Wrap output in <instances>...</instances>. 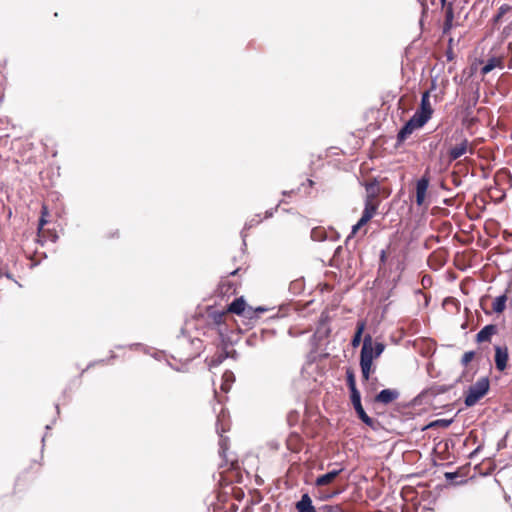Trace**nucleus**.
Masks as SVG:
<instances>
[{
    "mask_svg": "<svg viewBox=\"0 0 512 512\" xmlns=\"http://www.w3.org/2000/svg\"><path fill=\"white\" fill-rule=\"evenodd\" d=\"M48 215H49L48 207L45 204H43L42 209H41V217L39 219V225H38L39 233L43 230V227L46 225V223H47L46 218Z\"/></svg>",
    "mask_w": 512,
    "mask_h": 512,
    "instance_id": "obj_28",
    "label": "nucleus"
},
{
    "mask_svg": "<svg viewBox=\"0 0 512 512\" xmlns=\"http://www.w3.org/2000/svg\"><path fill=\"white\" fill-rule=\"evenodd\" d=\"M238 270H235L233 272L230 273L231 276H235L237 274Z\"/></svg>",
    "mask_w": 512,
    "mask_h": 512,
    "instance_id": "obj_43",
    "label": "nucleus"
},
{
    "mask_svg": "<svg viewBox=\"0 0 512 512\" xmlns=\"http://www.w3.org/2000/svg\"><path fill=\"white\" fill-rule=\"evenodd\" d=\"M366 234H367V230L365 229V230L363 231V236H364V235H366Z\"/></svg>",
    "mask_w": 512,
    "mask_h": 512,
    "instance_id": "obj_46",
    "label": "nucleus"
},
{
    "mask_svg": "<svg viewBox=\"0 0 512 512\" xmlns=\"http://www.w3.org/2000/svg\"><path fill=\"white\" fill-rule=\"evenodd\" d=\"M440 2H441L442 7H445L447 4L450 3V2H447V0H440Z\"/></svg>",
    "mask_w": 512,
    "mask_h": 512,
    "instance_id": "obj_42",
    "label": "nucleus"
},
{
    "mask_svg": "<svg viewBox=\"0 0 512 512\" xmlns=\"http://www.w3.org/2000/svg\"><path fill=\"white\" fill-rule=\"evenodd\" d=\"M227 312L236 314L248 319L250 322L257 320L260 315L267 311L266 308L249 306L243 297L235 298L227 307Z\"/></svg>",
    "mask_w": 512,
    "mask_h": 512,
    "instance_id": "obj_4",
    "label": "nucleus"
},
{
    "mask_svg": "<svg viewBox=\"0 0 512 512\" xmlns=\"http://www.w3.org/2000/svg\"><path fill=\"white\" fill-rule=\"evenodd\" d=\"M385 260H386V252L384 250H382L381 255H380V261L385 262Z\"/></svg>",
    "mask_w": 512,
    "mask_h": 512,
    "instance_id": "obj_40",
    "label": "nucleus"
},
{
    "mask_svg": "<svg viewBox=\"0 0 512 512\" xmlns=\"http://www.w3.org/2000/svg\"><path fill=\"white\" fill-rule=\"evenodd\" d=\"M512 11V5L502 4L497 11V14L494 16V21L499 22L507 13Z\"/></svg>",
    "mask_w": 512,
    "mask_h": 512,
    "instance_id": "obj_25",
    "label": "nucleus"
},
{
    "mask_svg": "<svg viewBox=\"0 0 512 512\" xmlns=\"http://www.w3.org/2000/svg\"><path fill=\"white\" fill-rule=\"evenodd\" d=\"M346 381H347V386H348V388L350 390V393H351L350 396H354V395L360 394V392L358 391V389L356 387L355 374H354V371H353L352 368H347L346 369Z\"/></svg>",
    "mask_w": 512,
    "mask_h": 512,
    "instance_id": "obj_21",
    "label": "nucleus"
},
{
    "mask_svg": "<svg viewBox=\"0 0 512 512\" xmlns=\"http://www.w3.org/2000/svg\"><path fill=\"white\" fill-rule=\"evenodd\" d=\"M225 359V356L223 355V353H219V354H216L214 356H212L210 359H209V366L212 367V366H217L219 365L223 360Z\"/></svg>",
    "mask_w": 512,
    "mask_h": 512,
    "instance_id": "obj_34",
    "label": "nucleus"
},
{
    "mask_svg": "<svg viewBox=\"0 0 512 512\" xmlns=\"http://www.w3.org/2000/svg\"><path fill=\"white\" fill-rule=\"evenodd\" d=\"M476 353L474 351H467L461 357L460 363L462 366L467 367L470 362L474 360Z\"/></svg>",
    "mask_w": 512,
    "mask_h": 512,
    "instance_id": "obj_30",
    "label": "nucleus"
},
{
    "mask_svg": "<svg viewBox=\"0 0 512 512\" xmlns=\"http://www.w3.org/2000/svg\"><path fill=\"white\" fill-rule=\"evenodd\" d=\"M200 340L179 339L173 344L172 357L180 362H188L199 355Z\"/></svg>",
    "mask_w": 512,
    "mask_h": 512,
    "instance_id": "obj_3",
    "label": "nucleus"
},
{
    "mask_svg": "<svg viewBox=\"0 0 512 512\" xmlns=\"http://www.w3.org/2000/svg\"><path fill=\"white\" fill-rule=\"evenodd\" d=\"M444 448H445V449H448V442H445V444H444Z\"/></svg>",
    "mask_w": 512,
    "mask_h": 512,
    "instance_id": "obj_45",
    "label": "nucleus"
},
{
    "mask_svg": "<svg viewBox=\"0 0 512 512\" xmlns=\"http://www.w3.org/2000/svg\"><path fill=\"white\" fill-rule=\"evenodd\" d=\"M311 238L314 241H323L326 239V232L321 227L313 228L311 231Z\"/></svg>",
    "mask_w": 512,
    "mask_h": 512,
    "instance_id": "obj_26",
    "label": "nucleus"
},
{
    "mask_svg": "<svg viewBox=\"0 0 512 512\" xmlns=\"http://www.w3.org/2000/svg\"><path fill=\"white\" fill-rule=\"evenodd\" d=\"M365 198H364V210L361 218L352 227V235L365 226L376 214L381 204L380 194L384 192V189L380 186L379 182L374 179L365 184Z\"/></svg>",
    "mask_w": 512,
    "mask_h": 512,
    "instance_id": "obj_1",
    "label": "nucleus"
},
{
    "mask_svg": "<svg viewBox=\"0 0 512 512\" xmlns=\"http://www.w3.org/2000/svg\"><path fill=\"white\" fill-rule=\"evenodd\" d=\"M321 512H346L341 505H322Z\"/></svg>",
    "mask_w": 512,
    "mask_h": 512,
    "instance_id": "obj_33",
    "label": "nucleus"
},
{
    "mask_svg": "<svg viewBox=\"0 0 512 512\" xmlns=\"http://www.w3.org/2000/svg\"><path fill=\"white\" fill-rule=\"evenodd\" d=\"M509 350L506 344L494 345L495 368L499 372H504L508 368Z\"/></svg>",
    "mask_w": 512,
    "mask_h": 512,
    "instance_id": "obj_9",
    "label": "nucleus"
},
{
    "mask_svg": "<svg viewBox=\"0 0 512 512\" xmlns=\"http://www.w3.org/2000/svg\"><path fill=\"white\" fill-rule=\"evenodd\" d=\"M498 333V327L495 324H488L484 326L475 336V342L478 344L484 342H491L494 335Z\"/></svg>",
    "mask_w": 512,
    "mask_h": 512,
    "instance_id": "obj_15",
    "label": "nucleus"
},
{
    "mask_svg": "<svg viewBox=\"0 0 512 512\" xmlns=\"http://www.w3.org/2000/svg\"><path fill=\"white\" fill-rule=\"evenodd\" d=\"M385 346L383 343L377 342L373 345L372 337L367 334L363 340V346L360 352V367L362 377L367 381L370 374L374 372L373 359L378 358L384 351Z\"/></svg>",
    "mask_w": 512,
    "mask_h": 512,
    "instance_id": "obj_2",
    "label": "nucleus"
},
{
    "mask_svg": "<svg viewBox=\"0 0 512 512\" xmlns=\"http://www.w3.org/2000/svg\"><path fill=\"white\" fill-rule=\"evenodd\" d=\"M445 9V20L447 22H453L454 19V10H453V4L449 3L445 7H442Z\"/></svg>",
    "mask_w": 512,
    "mask_h": 512,
    "instance_id": "obj_32",
    "label": "nucleus"
},
{
    "mask_svg": "<svg viewBox=\"0 0 512 512\" xmlns=\"http://www.w3.org/2000/svg\"><path fill=\"white\" fill-rule=\"evenodd\" d=\"M351 397V402H352V405L358 415V417L368 426L370 427H373L374 425V420L369 417L367 415V413L365 412L362 404H361V396L360 394H357V395H354V396H350Z\"/></svg>",
    "mask_w": 512,
    "mask_h": 512,
    "instance_id": "obj_14",
    "label": "nucleus"
},
{
    "mask_svg": "<svg viewBox=\"0 0 512 512\" xmlns=\"http://www.w3.org/2000/svg\"><path fill=\"white\" fill-rule=\"evenodd\" d=\"M239 283L229 279L223 278L218 286V292L222 296L234 295L239 287Z\"/></svg>",
    "mask_w": 512,
    "mask_h": 512,
    "instance_id": "obj_16",
    "label": "nucleus"
},
{
    "mask_svg": "<svg viewBox=\"0 0 512 512\" xmlns=\"http://www.w3.org/2000/svg\"><path fill=\"white\" fill-rule=\"evenodd\" d=\"M298 512H321V507L316 509L312 503V499L308 493L302 495L301 499L296 503Z\"/></svg>",
    "mask_w": 512,
    "mask_h": 512,
    "instance_id": "obj_17",
    "label": "nucleus"
},
{
    "mask_svg": "<svg viewBox=\"0 0 512 512\" xmlns=\"http://www.w3.org/2000/svg\"><path fill=\"white\" fill-rule=\"evenodd\" d=\"M433 113L434 109L430 102V92L425 91L422 93L419 108L411 118L423 127L432 118Z\"/></svg>",
    "mask_w": 512,
    "mask_h": 512,
    "instance_id": "obj_6",
    "label": "nucleus"
},
{
    "mask_svg": "<svg viewBox=\"0 0 512 512\" xmlns=\"http://www.w3.org/2000/svg\"><path fill=\"white\" fill-rule=\"evenodd\" d=\"M218 467L224 472L236 471L241 469V462L235 450H219Z\"/></svg>",
    "mask_w": 512,
    "mask_h": 512,
    "instance_id": "obj_7",
    "label": "nucleus"
},
{
    "mask_svg": "<svg viewBox=\"0 0 512 512\" xmlns=\"http://www.w3.org/2000/svg\"><path fill=\"white\" fill-rule=\"evenodd\" d=\"M235 381L234 373L230 370H226L222 375L221 390L225 393L229 392L232 384Z\"/></svg>",
    "mask_w": 512,
    "mask_h": 512,
    "instance_id": "obj_22",
    "label": "nucleus"
},
{
    "mask_svg": "<svg viewBox=\"0 0 512 512\" xmlns=\"http://www.w3.org/2000/svg\"><path fill=\"white\" fill-rule=\"evenodd\" d=\"M468 151L472 154L473 153V147H472V145L470 144V142H469V140L467 138H463L460 141V143L452 146L448 150L449 161L452 162V161H455V160L459 159L464 154H466Z\"/></svg>",
    "mask_w": 512,
    "mask_h": 512,
    "instance_id": "obj_11",
    "label": "nucleus"
},
{
    "mask_svg": "<svg viewBox=\"0 0 512 512\" xmlns=\"http://www.w3.org/2000/svg\"><path fill=\"white\" fill-rule=\"evenodd\" d=\"M444 476L448 481L453 482L459 475L457 472H445Z\"/></svg>",
    "mask_w": 512,
    "mask_h": 512,
    "instance_id": "obj_36",
    "label": "nucleus"
},
{
    "mask_svg": "<svg viewBox=\"0 0 512 512\" xmlns=\"http://www.w3.org/2000/svg\"><path fill=\"white\" fill-rule=\"evenodd\" d=\"M449 390L448 386L445 385H434L426 389L423 394L426 396H436L439 394L446 393Z\"/></svg>",
    "mask_w": 512,
    "mask_h": 512,
    "instance_id": "obj_24",
    "label": "nucleus"
},
{
    "mask_svg": "<svg viewBox=\"0 0 512 512\" xmlns=\"http://www.w3.org/2000/svg\"><path fill=\"white\" fill-rule=\"evenodd\" d=\"M504 67V58L501 56H493L489 58L486 63L481 68V73L483 75L488 74L495 68H503Z\"/></svg>",
    "mask_w": 512,
    "mask_h": 512,
    "instance_id": "obj_18",
    "label": "nucleus"
},
{
    "mask_svg": "<svg viewBox=\"0 0 512 512\" xmlns=\"http://www.w3.org/2000/svg\"><path fill=\"white\" fill-rule=\"evenodd\" d=\"M430 183V174L426 170L424 175L417 181L415 187V202L417 206H423L426 200V195Z\"/></svg>",
    "mask_w": 512,
    "mask_h": 512,
    "instance_id": "obj_10",
    "label": "nucleus"
},
{
    "mask_svg": "<svg viewBox=\"0 0 512 512\" xmlns=\"http://www.w3.org/2000/svg\"><path fill=\"white\" fill-rule=\"evenodd\" d=\"M507 300V294L496 297L492 303V311L498 314L502 313L506 309Z\"/></svg>",
    "mask_w": 512,
    "mask_h": 512,
    "instance_id": "obj_23",
    "label": "nucleus"
},
{
    "mask_svg": "<svg viewBox=\"0 0 512 512\" xmlns=\"http://www.w3.org/2000/svg\"><path fill=\"white\" fill-rule=\"evenodd\" d=\"M219 446L220 448H227L229 445L228 437L224 436L222 433L219 434Z\"/></svg>",
    "mask_w": 512,
    "mask_h": 512,
    "instance_id": "obj_35",
    "label": "nucleus"
},
{
    "mask_svg": "<svg viewBox=\"0 0 512 512\" xmlns=\"http://www.w3.org/2000/svg\"><path fill=\"white\" fill-rule=\"evenodd\" d=\"M107 238L109 239H112V238H118L119 237V231L118 230H115V231H109L106 233L105 235Z\"/></svg>",
    "mask_w": 512,
    "mask_h": 512,
    "instance_id": "obj_38",
    "label": "nucleus"
},
{
    "mask_svg": "<svg viewBox=\"0 0 512 512\" xmlns=\"http://www.w3.org/2000/svg\"><path fill=\"white\" fill-rule=\"evenodd\" d=\"M308 182H309V185L312 186L314 184V182L310 179H308Z\"/></svg>",
    "mask_w": 512,
    "mask_h": 512,
    "instance_id": "obj_44",
    "label": "nucleus"
},
{
    "mask_svg": "<svg viewBox=\"0 0 512 512\" xmlns=\"http://www.w3.org/2000/svg\"><path fill=\"white\" fill-rule=\"evenodd\" d=\"M490 381L488 377L479 378L476 383L471 385L466 391L464 403L467 407L474 406L489 391Z\"/></svg>",
    "mask_w": 512,
    "mask_h": 512,
    "instance_id": "obj_5",
    "label": "nucleus"
},
{
    "mask_svg": "<svg viewBox=\"0 0 512 512\" xmlns=\"http://www.w3.org/2000/svg\"><path fill=\"white\" fill-rule=\"evenodd\" d=\"M447 450H442L441 452L439 450H436V449H433L431 450V455H432V461L434 463V465H443L442 463H439V461H442L445 459V457L443 456V454L446 452Z\"/></svg>",
    "mask_w": 512,
    "mask_h": 512,
    "instance_id": "obj_29",
    "label": "nucleus"
},
{
    "mask_svg": "<svg viewBox=\"0 0 512 512\" xmlns=\"http://www.w3.org/2000/svg\"><path fill=\"white\" fill-rule=\"evenodd\" d=\"M470 115H471V113L469 111V108H467L466 116L463 119V125L466 126L467 129L474 126L478 121V119L476 117H472Z\"/></svg>",
    "mask_w": 512,
    "mask_h": 512,
    "instance_id": "obj_31",
    "label": "nucleus"
},
{
    "mask_svg": "<svg viewBox=\"0 0 512 512\" xmlns=\"http://www.w3.org/2000/svg\"><path fill=\"white\" fill-rule=\"evenodd\" d=\"M436 260L440 266L444 265L446 262V252L445 251H435L429 258V261Z\"/></svg>",
    "mask_w": 512,
    "mask_h": 512,
    "instance_id": "obj_27",
    "label": "nucleus"
},
{
    "mask_svg": "<svg viewBox=\"0 0 512 512\" xmlns=\"http://www.w3.org/2000/svg\"><path fill=\"white\" fill-rule=\"evenodd\" d=\"M342 468L340 469H334L332 471H329L319 477L315 480L316 486H325L333 482V480L342 472Z\"/></svg>",
    "mask_w": 512,
    "mask_h": 512,
    "instance_id": "obj_19",
    "label": "nucleus"
},
{
    "mask_svg": "<svg viewBox=\"0 0 512 512\" xmlns=\"http://www.w3.org/2000/svg\"><path fill=\"white\" fill-rule=\"evenodd\" d=\"M453 22L444 21L443 32L447 33L452 28Z\"/></svg>",
    "mask_w": 512,
    "mask_h": 512,
    "instance_id": "obj_39",
    "label": "nucleus"
},
{
    "mask_svg": "<svg viewBox=\"0 0 512 512\" xmlns=\"http://www.w3.org/2000/svg\"><path fill=\"white\" fill-rule=\"evenodd\" d=\"M422 128L413 118H410L405 125L399 130L396 137L395 146L398 148L404 144L406 139L416 130Z\"/></svg>",
    "mask_w": 512,
    "mask_h": 512,
    "instance_id": "obj_12",
    "label": "nucleus"
},
{
    "mask_svg": "<svg viewBox=\"0 0 512 512\" xmlns=\"http://www.w3.org/2000/svg\"><path fill=\"white\" fill-rule=\"evenodd\" d=\"M366 328V321L365 320H359L356 324V331L352 338L351 345L352 347L356 348L360 345L362 340L363 332Z\"/></svg>",
    "mask_w": 512,
    "mask_h": 512,
    "instance_id": "obj_20",
    "label": "nucleus"
},
{
    "mask_svg": "<svg viewBox=\"0 0 512 512\" xmlns=\"http://www.w3.org/2000/svg\"><path fill=\"white\" fill-rule=\"evenodd\" d=\"M481 450H478V449H475V450H472V452L469 454V457L470 458H473L478 452H480Z\"/></svg>",
    "mask_w": 512,
    "mask_h": 512,
    "instance_id": "obj_41",
    "label": "nucleus"
},
{
    "mask_svg": "<svg viewBox=\"0 0 512 512\" xmlns=\"http://www.w3.org/2000/svg\"><path fill=\"white\" fill-rule=\"evenodd\" d=\"M229 313L225 311H213L208 313L209 325L212 326L217 333L223 337L228 333L227 319Z\"/></svg>",
    "mask_w": 512,
    "mask_h": 512,
    "instance_id": "obj_8",
    "label": "nucleus"
},
{
    "mask_svg": "<svg viewBox=\"0 0 512 512\" xmlns=\"http://www.w3.org/2000/svg\"><path fill=\"white\" fill-rule=\"evenodd\" d=\"M399 392L396 389H384L380 391L373 399L374 404L388 405L399 398Z\"/></svg>",
    "mask_w": 512,
    "mask_h": 512,
    "instance_id": "obj_13",
    "label": "nucleus"
},
{
    "mask_svg": "<svg viewBox=\"0 0 512 512\" xmlns=\"http://www.w3.org/2000/svg\"><path fill=\"white\" fill-rule=\"evenodd\" d=\"M446 57L448 61H452L455 58V54L451 46L446 50Z\"/></svg>",
    "mask_w": 512,
    "mask_h": 512,
    "instance_id": "obj_37",
    "label": "nucleus"
}]
</instances>
